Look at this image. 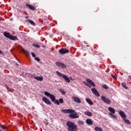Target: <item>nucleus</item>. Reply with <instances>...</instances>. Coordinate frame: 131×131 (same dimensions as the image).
I'll use <instances>...</instances> for the list:
<instances>
[{"mask_svg":"<svg viewBox=\"0 0 131 131\" xmlns=\"http://www.w3.org/2000/svg\"><path fill=\"white\" fill-rule=\"evenodd\" d=\"M122 86L124 89H125L126 90H127V89H128V88L126 86V84H125V83H122Z\"/></svg>","mask_w":131,"mask_h":131,"instance_id":"nucleus-25","label":"nucleus"},{"mask_svg":"<svg viewBox=\"0 0 131 131\" xmlns=\"http://www.w3.org/2000/svg\"><path fill=\"white\" fill-rule=\"evenodd\" d=\"M44 94L45 96H47V97H49L51 99L52 102H54L55 104H57V105H60V102L58 100L56 99L55 95L51 94V93L48 92H45Z\"/></svg>","mask_w":131,"mask_h":131,"instance_id":"nucleus-2","label":"nucleus"},{"mask_svg":"<svg viewBox=\"0 0 131 131\" xmlns=\"http://www.w3.org/2000/svg\"><path fill=\"white\" fill-rule=\"evenodd\" d=\"M26 22H29V23H30V24H31V25H33V26H35V23L32 21L31 19H27L26 20Z\"/></svg>","mask_w":131,"mask_h":131,"instance_id":"nucleus-21","label":"nucleus"},{"mask_svg":"<svg viewBox=\"0 0 131 131\" xmlns=\"http://www.w3.org/2000/svg\"><path fill=\"white\" fill-rule=\"evenodd\" d=\"M70 79H71V80H73L72 77H70Z\"/></svg>","mask_w":131,"mask_h":131,"instance_id":"nucleus-40","label":"nucleus"},{"mask_svg":"<svg viewBox=\"0 0 131 131\" xmlns=\"http://www.w3.org/2000/svg\"><path fill=\"white\" fill-rule=\"evenodd\" d=\"M119 115H120L121 117L123 119H124V118H126V115H125V114H124V112H122V111H120L119 112Z\"/></svg>","mask_w":131,"mask_h":131,"instance_id":"nucleus-12","label":"nucleus"},{"mask_svg":"<svg viewBox=\"0 0 131 131\" xmlns=\"http://www.w3.org/2000/svg\"><path fill=\"white\" fill-rule=\"evenodd\" d=\"M9 39H11V40H18V38H17V36H14L13 35H10Z\"/></svg>","mask_w":131,"mask_h":131,"instance_id":"nucleus-15","label":"nucleus"},{"mask_svg":"<svg viewBox=\"0 0 131 131\" xmlns=\"http://www.w3.org/2000/svg\"><path fill=\"white\" fill-rule=\"evenodd\" d=\"M26 19H27V18H28V16H26Z\"/></svg>","mask_w":131,"mask_h":131,"instance_id":"nucleus-42","label":"nucleus"},{"mask_svg":"<svg viewBox=\"0 0 131 131\" xmlns=\"http://www.w3.org/2000/svg\"><path fill=\"white\" fill-rule=\"evenodd\" d=\"M59 103H60V104H62L63 102H64V101L63 100V99L60 98L59 99Z\"/></svg>","mask_w":131,"mask_h":131,"instance_id":"nucleus-31","label":"nucleus"},{"mask_svg":"<svg viewBox=\"0 0 131 131\" xmlns=\"http://www.w3.org/2000/svg\"><path fill=\"white\" fill-rule=\"evenodd\" d=\"M61 112H63V113H73V112H74V110H70V109H68V110H62Z\"/></svg>","mask_w":131,"mask_h":131,"instance_id":"nucleus-11","label":"nucleus"},{"mask_svg":"<svg viewBox=\"0 0 131 131\" xmlns=\"http://www.w3.org/2000/svg\"><path fill=\"white\" fill-rule=\"evenodd\" d=\"M33 46L35 47V48H37L38 49H39V48H40V46H39V45L37 44H35V45H33Z\"/></svg>","mask_w":131,"mask_h":131,"instance_id":"nucleus-30","label":"nucleus"},{"mask_svg":"<svg viewBox=\"0 0 131 131\" xmlns=\"http://www.w3.org/2000/svg\"><path fill=\"white\" fill-rule=\"evenodd\" d=\"M123 120H124L125 123H126V124H130V122L129 120L126 119V118H124Z\"/></svg>","mask_w":131,"mask_h":131,"instance_id":"nucleus-24","label":"nucleus"},{"mask_svg":"<svg viewBox=\"0 0 131 131\" xmlns=\"http://www.w3.org/2000/svg\"><path fill=\"white\" fill-rule=\"evenodd\" d=\"M21 51L26 55V56H29V52L28 51H27L22 47L21 48Z\"/></svg>","mask_w":131,"mask_h":131,"instance_id":"nucleus-19","label":"nucleus"},{"mask_svg":"<svg viewBox=\"0 0 131 131\" xmlns=\"http://www.w3.org/2000/svg\"><path fill=\"white\" fill-rule=\"evenodd\" d=\"M55 64L56 66H58V67H60V68H62V69H65V68H66V64H64L63 63L56 62Z\"/></svg>","mask_w":131,"mask_h":131,"instance_id":"nucleus-6","label":"nucleus"},{"mask_svg":"<svg viewBox=\"0 0 131 131\" xmlns=\"http://www.w3.org/2000/svg\"><path fill=\"white\" fill-rule=\"evenodd\" d=\"M86 123L88 124V125H92L93 124V122L91 119H87L86 120Z\"/></svg>","mask_w":131,"mask_h":131,"instance_id":"nucleus-16","label":"nucleus"},{"mask_svg":"<svg viewBox=\"0 0 131 131\" xmlns=\"http://www.w3.org/2000/svg\"><path fill=\"white\" fill-rule=\"evenodd\" d=\"M85 115H86V116L92 117L93 116V114L91 113V112L86 111L84 112Z\"/></svg>","mask_w":131,"mask_h":131,"instance_id":"nucleus-20","label":"nucleus"},{"mask_svg":"<svg viewBox=\"0 0 131 131\" xmlns=\"http://www.w3.org/2000/svg\"><path fill=\"white\" fill-rule=\"evenodd\" d=\"M68 126V130L69 131H76L77 130V126L74 123L71 121H68L67 122Z\"/></svg>","mask_w":131,"mask_h":131,"instance_id":"nucleus-1","label":"nucleus"},{"mask_svg":"<svg viewBox=\"0 0 131 131\" xmlns=\"http://www.w3.org/2000/svg\"><path fill=\"white\" fill-rule=\"evenodd\" d=\"M72 99L75 102V103H77L78 104H80V103H81V100L77 97L73 96L72 97Z\"/></svg>","mask_w":131,"mask_h":131,"instance_id":"nucleus-9","label":"nucleus"},{"mask_svg":"<svg viewBox=\"0 0 131 131\" xmlns=\"http://www.w3.org/2000/svg\"><path fill=\"white\" fill-rule=\"evenodd\" d=\"M91 91L94 95H95L97 97H100V94H99V92H98V91H97L96 89L93 88L91 89Z\"/></svg>","mask_w":131,"mask_h":131,"instance_id":"nucleus-10","label":"nucleus"},{"mask_svg":"<svg viewBox=\"0 0 131 131\" xmlns=\"http://www.w3.org/2000/svg\"><path fill=\"white\" fill-rule=\"evenodd\" d=\"M5 86H6L7 90H8V91H10V90H11V89L9 88V86H8V85H6Z\"/></svg>","mask_w":131,"mask_h":131,"instance_id":"nucleus-36","label":"nucleus"},{"mask_svg":"<svg viewBox=\"0 0 131 131\" xmlns=\"http://www.w3.org/2000/svg\"><path fill=\"white\" fill-rule=\"evenodd\" d=\"M58 52L61 55H64V54H67V53H69V50L66 49L62 48L61 49H60Z\"/></svg>","mask_w":131,"mask_h":131,"instance_id":"nucleus-7","label":"nucleus"},{"mask_svg":"<svg viewBox=\"0 0 131 131\" xmlns=\"http://www.w3.org/2000/svg\"><path fill=\"white\" fill-rule=\"evenodd\" d=\"M86 81L88 82V83H90V84L92 85V86H96V85L95 84V83H94V82H93V81L88 79L86 80Z\"/></svg>","mask_w":131,"mask_h":131,"instance_id":"nucleus-17","label":"nucleus"},{"mask_svg":"<svg viewBox=\"0 0 131 131\" xmlns=\"http://www.w3.org/2000/svg\"><path fill=\"white\" fill-rule=\"evenodd\" d=\"M0 55H5V53H4V52H3V51L0 50Z\"/></svg>","mask_w":131,"mask_h":131,"instance_id":"nucleus-35","label":"nucleus"},{"mask_svg":"<svg viewBox=\"0 0 131 131\" xmlns=\"http://www.w3.org/2000/svg\"><path fill=\"white\" fill-rule=\"evenodd\" d=\"M85 101L87 102V103H88V104H89V105H91V106L94 104V103H93V101L89 98H86Z\"/></svg>","mask_w":131,"mask_h":131,"instance_id":"nucleus-18","label":"nucleus"},{"mask_svg":"<svg viewBox=\"0 0 131 131\" xmlns=\"http://www.w3.org/2000/svg\"><path fill=\"white\" fill-rule=\"evenodd\" d=\"M34 79L38 80V81H42L43 80V77L39 76H35L34 77Z\"/></svg>","mask_w":131,"mask_h":131,"instance_id":"nucleus-14","label":"nucleus"},{"mask_svg":"<svg viewBox=\"0 0 131 131\" xmlns=\"http://www.w3.org/2000/svg\"><path fill=\"white\" fill-rule=\"evenodd\" d=\"M42 100L43 101V102H44V103L47 104V105H51V101H50V100L47 98V97H42Z\"/></svg>","mask_w":131,"mask_h":131,"instance_id":"nucleus-8","label":"nucleus"},{"mask_svg":"<svg viewBox=\"0 0 131 131\" xmlns=\"http://www.w3.org/2000/svg\"><path fill=\"white\" fill-rule=\"evenodd\" d=\"M109 115H110V116H111L112 118H115V119H116V116L115 115H114L113 114H109Z\"/></svg>","mask_w":131,"mask_h":131,"instance_id":"nucleus-27","label":"nucleus"},{"mask_svg":"<svg viewBox=\"0 0 131 131\" xmlns=\"http://www.w3.org/2000/svg\"><path fill=\"white\" fill-rule=\"evenodd\" d=\"M128 78L130 79V80H131V76H128Z\"/></svg>","mask_w":131,"mask_h":131,"instance_id":"nucleus-39","label":"nucleus"},{"mask_svg":"<svg viewBox=\"0 0 131 131\" xmlns=\"http://www.w3.org/2000/svg\"><path fill=\"white\" fill-rule=\"evenodd\" d=\"M108 111L110 112H111V113H112L113 114L115 113V110H114V109L111 107H108Z\"/></svg>","mask_w":131,"mask_h":131,"instance_id":"nucleus-23","label":"nucleus"},{"mask_svg":"<svg viewBox=\"0 0 131 131\" xmlns=\"http://www.w3.org/2000/svg\"><path fill=\"white\" fill-rule=\"evenodd\" d=\"M101 99L104 103H105V104H111V100L109 98H106L104 96H102L101 97Z\"/></svg>","mask_w":131,"mask_h":131,"instance_id":"nucleus-5","label":"nucleus"},{"mask_svg":"<svg viewBox=\"0 0 131 131\" xmlns=\"http://www.w3.org/2000/svg\"><path fill=\"white\" fill-rule=\"evenodd\" d=\"M78 123L79 124H83V121H81V120H79L78 121Z\"/></svg>","mask_w":131,"mask_h":131,"instance_id":"nucleus-32","label":"nucleus"},{"mask_svg":"<svg viewBox=\"0 0 131 131\" xmlns=\"http://www.w3.org/2000/svg\"><path fill=\"white\" fill-rule=\"evenodd\" d=\"M56 73L58 76H59V77L63 78L66 82H68V83L70 82V79H69V78H68V77H67L66 75L62 74V73L59 71H56Z\"/></svg>","mask_w":131,"mask_h":131,"instance_id":"nucleus-3","label":"nucleus"},{"mask_svg":"<svg viewBox=\"0 0 131 131\" xmlns=\"http://www.w3.org/2000/svg\"><path fill=\"white\" fill-rule=\"evenodd\" d=\"M95 130L96 131H102V128H101V127H95Z\"/></svg>","mask_w":131,"mask_h":131,"instance_id":"nucleus-26","label":"nucleus"},{"mask_svg":"<svg viewBox=\"0 0 131 131\" xmlns=\"http://www.w3.org/2000/svg\"><path fill=\"white\" fill-rule=\"evenodd\" d=\"M16 65L17 66H19V64H16Z\"/></svg>","mask_w":131,"mask_h":131,"instance_id":"nucleus-41","label":"nucleus"},{"mask_svg":"<svg viewBox=\"0 0 131 131\" xmlns=\"http://www.w3.org/2000/svg\"><path fill=\"white\" fill-rule=\"evenodd\" d=\"M4 35L6 37H7V38H10V37L11 36V34H10V33H8L7 32H5L4 33Z\"/></svg>","mask_w":131,"mask_h":131,"instance_id":"nucleus-22","label":"nucleus"},{"mask_svg":"<svg viewBox=\"0 0 131 131\" xmlns=\"http://www.w3.org/2000/svg\"><path fill=\"white\" fill-rule=\"evenodd\" d=\"M26 7H27V8H29L30 10H32V11H35V7H34L32 5L30 4H26Z\"/></svg>","mask_w":131,"mask_h":131,"instance_id":"nucleus-13","label":"nucleus"},{"mask_svg":"<svg viewBox=\"0 0 131 131\" xmlns=\"http://www.w3.org/2000/svg\"><path fill=\"white\" fill-rule=\"evenodd\" d=\"M112 77H113V78H114V79H116V77L113 75H112Z\"/></svg>","mask_w":131,"mask_h":131,"instance_id":"nucleus-38","label":"nucleus"},{"mask_svg":"<svg viewBox=\"0 0 131 131\" xmlns=\"http://www.w3.org/2000/svg\"><path fill=\"white\" fill-rule=\"evenodd\" d=\"M35 60H36V61H37L38 62H39L40 61V60L39 59V58H38V57H36V56L35 57H34Z\"/></svg>","mask_w":131,"mask_h":131,"instance_id":"nucleus-34","label":"nucleus"},{"mask_svg":"<svg viewBox=\"0 0 131 131\" xmlns=\"http://www.w3.org/2000/svg\"><path fill=\"white\" fill-rule=\"evenodd\" d=\"M31 54L32 57H33V58H35L36 57V55H35V54H34V53L32 52V53H31Z\"/></svg>","mask_w":131,"mask_h":131,"instance_id":"nucleus-33","label":"nucleus"},{"mask_svg":"<svg viewBox=\"0 0 131 131\" xmlns=\"http://www.w3.org/2000/svg\"><path fill=\"white\" fill-rule=\"evenodd\" d=\"M60 93L62 94V95H65V94H66V92H65V91H64V90H63V89H60Z\"/></svg>","mask_w":131,"mask_h":131,"instance_id":"nucleus-28","label":"nucleus"},{"mask_svg":"<svg viewBox=\"0 0 131 131\" xmlns=\"http://www.w3.org/2000/svg\"><path fill=\"white\" fill-rule=\"evenodd\" d=\"M70 113V114L69 115V117H70V118H73V119H74L75 118H78V117H79V115H78V114L75 112L74 111V112Z\"/></svg>","mask_w":131,"mask_h":131,"instance_id":"nucleus-4","label":"nucleus"},{"mask_svg":"<svg viewBox=\"0 0 131 131\" xmlns=\"http://www.w3.org/2000/svg\"><path fill=\"white\" fill-rule=\"evenodd\" d=\"M102 88L105 90H108V86H107L106 84L102 85Z\"/></svg>","mask_w":131,"mask_h":131,"instance_id":"nucleus-29","label":"nucleus"},{"mask_svg":"<svg viewBox=\"0 0 131 131\" xmlns=\"http://www.w3.org/2000/svg\"><path fill=\"white\" fill-rule=\"evenodd\" d=\"M84 83L87 86H89V88H91V86L89 84H86L85 82H84Z\"/></svg>","mask_w":131,"mask_h":131,"instance_id":"nucleus-37","label":"nucleus"}]
</instances>
